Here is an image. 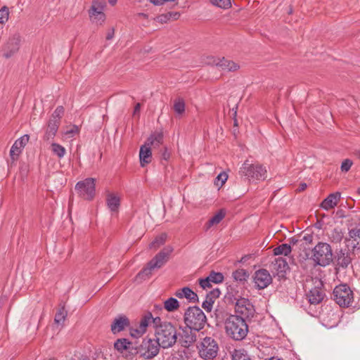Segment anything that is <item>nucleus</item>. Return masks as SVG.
Instances as JSON below:
<instances>
[{
  "label": "nucleus",
  "mask_w": 360,
  "mask_h": 360,
  "mask_svg": "<svg viewBox=\"0 0 360 360\" xmlns=\"http://www.w3.org/2000/svg\"><path fill=\"white\" fill-rule=\"evenodd\" d=\"M160 339H143L140 347L129 339H117L114 344L115 348L124 357L130 358L137 353L146 359L156 356L159 351Z\"/></svg>",
  "instance_id": "obj_1"
},
{
  "label": "nucleus",
  "mask_w": 360,
  "mask_h": 360,
  "mask_svg": "<svg viewBox=\"0 0 360 360\" xmlns=\"http://www.w3.org/2000/svg\"><path fill=\"white\" fill-rule=\"evenodd\" d=\"M300 256L311 259L315 265L326 266L333 260V251L328 243L319 242L310 252L305 250L304 256L302 254Z\"/></svg>",
  "instance_id": "obj_2"
},
{
  "label": "nucleus",
  "mask_w": 360,
  "mask_h": 360,
  "mask_svg": "<svg viewBox=\"0 0 360 360\" xmlns=\"http://www.w3.org/2000/svg\"><path fill=\"white\" fill-rule=\"evenodd\" d=\"M159 321V316L153 317L150 311H146L141 316L139 320L131 322L129 335L131 338L141 337L147 333L150 327L154 329Z\"/></svg>",
  "instance_id": "obj_3"
},
{
  "label": "nucleus",
  "mask_w": 360,
  "mask_h": 360,
  "mask_svg": "<svg viewBox=\"0 0 360 360\" xmlns=\"http://www.w3.org/2000/svg\"><path fill=\"white\" fill-rule=\"evenodd\" d=\"M174 248L171 245L165 247L159 253H158L149 262L147 266L139 274V276L143 277H150L153 271L162 267L169 260V256L173 252Z\"/></svg>",
  "instance_id": "obj_4"
},
{
  "label": "nucleus",
  "mask_w": 360,
  "mask_h": 360,
  "mask_svg": "<svg viewBox=\"0 0 360 360\" xmlns=\"http://www.w3.org/2000/svg\"><path fill=\"white\" fill-rule=\"evenodd\" d=\"M184 322L191 330L199 331L205 324L206 316L199 307H191L185 312Z\"/></svg>",
  "instance_id": "obj_5"
},
{
  "label": "nucleus",
  "mask_w": 360,
  "mask_h": 360,
  "mask_svg": "<svg viewBox=\"0 0 360 360\" xmlns=\"http://www.w3.org/2000/svg\"><path fill=\"white\" fill-rule=\"evenodd\" d=\"M226 331L228 335L245 338L248 332V326L243 318L238 316H230L225 323Z\"/></svg>",
  "instance_id": "obj_6"
},
{
  "label": "nucleus",
  "mask_w": 360,
  "mask_h": 360,
  "mask_svg": "<svg viewBox=\"0 0 360 360\" xmlns=\"http://www.w3.org/2000/svg\"><path fill=\"white\" fill-rule=\"evenodd\" d=\"M333 300L341 307H348L354 300V293L346 284L337 285L333 290Z\"/></svg>",
  "instance_id": "obj_7"
},
{
  "label": "nucleus",
  "mask_w": 360,
  "mask_h": 360,
  "mask_svg": "<svg viewBox=\"0 0 360 360\" xmlns=\"http://www.w3.org/2000/svg\"><path fill=\"white\" fill-rule=\"evenodd\" d=\"M240 175L249 179L264 180L266 178V169L260 165H252L246 160L240 168Z\"/></svg>",
  "instance_id": "obj_8"
},
{
  "label": "nucleus",
  "mask_w": 360,
  "mask_h": 360,
  "mask_svg": "<svg viewBox=\"0 0 360 360\" xmlns=\"http://www.w3.org/2000/svg\"><path fill=\"white\" fill-rule=\"evenodd\" d=\"M235 312V316H238L245 320L253 317L255 309L248 298L240 297L236 300Z\"/></svg>",
  "instance_id": "obj_9"
},
{
  "label": "nucleus",
  "mask_w": 360,
  "mask_h": 360,
  "mask_svg": "<svg viewBox=\"0 0 360 360\" xmlns=\"http://www.w3.org/2000/svg\"><path fill=\"white\" fill-rule=\"evenodd\" d=\"M154 331L157 338H183L172 323L162 321L160 318L159 323L155 326Z\"/></svg>",
  "instance_id": "obj_10"
},
{
  "label": "nucleus",
  "mask_w": 360,
  "mask_h": 360,
  "mask_svg": "<svg viewBox=\"0 0 360 360\" xmlns=\"http://www.w3.org/2000/svg\"><path fill=\"white\" fill-rule=\"evenodd\" d=\"M79 195L86 200H91L95 195V179L87 178L79 181L75 186Z\"/></svg>",
  "instance_id": "obj_11"
},
{
  "label": "nucleus",
  "mask_w": 360,
  "mask_h": 360,
  "mask_svg": "<svg viewBox=\"0 0 360 360\" xmlns=\"http://www.w3.org/2000/svg\"><path fill=\"white\" fill-rule=\"evenodd\" d=\"M218 349V345L214 339H202L199 346V354L205 359H212L217 356Z\"/></svg>",
  "instance_id": "obj_12"
},
{
  "label": "nucleus",
  "mask_w": 360,
  "mask_h": 360,
  "mask_svg": "<svg viewBox=\"0 0 360 360\" xmlns=\"http://www.w3.org/2000/svg\"><path fill=\"white\" fill-rule=\"evenodd\" d=\"M255 285L258 289L267 288L272 282V277L266 269H259L253 275Z\"/></svg>",
  "instance_id": "obj_13"
},
{
  "label": "nucleus",
  "mask_w": 360,
  "mask_h": 360,
  "mask_svg": "<svg viewBox=\"0 0 360 360\" xmlns=\"http://www.w3.org/2000/svg\"><path fill=\"white\" fill-rule=\"evenodd\" d=\"M315 283V287L310 289L306 295L309 302L311 304L321 303L325 297L324 291L321 288V281H316Z\"/></svg>",
  "instance_id": "obj_14"
},
{
  "label": "nucleus",
  "mask_w": 360,
  "mask_h": 360,
  "mask_svg": "<svg viewBox=\"0 0 360 360\" xmlns=\"http://www.w3.org/2000/svg\"><path fill=\"white\" fill-rule=\"evenodd\" d=\"M131 323L129 319L125 315H119L115 318L113 321L111 323L110 329L112 333L114 335L117 334L118 333L124 330L125 328H128L129 329V326Z\"/></svg>",
  "instance_id": "obj_15"
},
{
  "label": "nucleus",
  "mask_w": 360,
  "mask_h": 360,
  "mask_svg": "<svg viewBox=\"0 0 360 360\" xmlns=\"http://www.w3.org/2000/svg\"><path fill=\"white\" fill-rule=\"evenodd\" d=\"M20 41V37L19 34H15L11 36L5 46L4 56L6 58H9L17 52L19 49Z\"/></svg>",
  "instance_id": "obj_16"
},
{
  "label": "nucleus",
  "mask_w": 360,
  "mask_h": 360,
  "mask_svg": "<svg viewBox=\"0 0 360 360\" xmlns=\"http://www.w3.org/2000/svg\"><path fill=\"white\" fill-rule=\"evenodd\" d=\"M29 139V136L25 134L17 139L13 144L10 150V155L13 160H17L22 149L27 143Z\"/></svg>",
  "instance_id": "obj_17"
},
{
  "label": "nucleus",
  "mask_w": 360,
  "mask_h": 360,
  "mask_svg": "<svg viewBox=\"0 0 360 360\" xmlns=\"http://www.w3.org/2000/svg\"><path fill=\"white\" fill-rule=\"evenodd\" d=\"M152 159V153L150 146L148 143H145L141 146L139 151V160L141 167H144L146 165L150 163Z\"/></svg>",
  "instance_id": "obj_18"
},
{
  "label": "nucleus",
  "mask_w": 360,
  "mask_h": 360,
  "mask_svg": "<svg viewBox=\"0 0 360 360\" xmlns=\"http://www.w3.org/2000/svg\"><path fill=\"white\" fill-rule=\"evenodd\" d=\"M340 199V193L336 192L330 194L321 204V207L326 210H329L337 206Z\"/></svg>",
  "instance_id": "obj_19"
},
{
  "label": "nucleus",
  "mask_w": 360,
  "mask_h": 360,
  "mask_svg": "<svg viewBox=\"0 0 360 360\" xmlns=\"http://www.w3.org/2000/svg\"><path fill=\"white\" fill-rule=\"evenodd\" d=\"M272 269L279 276H283V274L289 269V266L285 259L278 257L272 262Z\"/></svg>",
  "instance_id": "obj_20"
},
{
  "label": "nucleus",
  "mask_w": 360,
  "mask_h": 360,
  "mask_svg": "<svg viewBox=\"0 0 360 360\" xmlns=\"http://www.w3.org/2000/svg\"><path fill=\"white\" fill-rule=\"evenodd\" d=\"M175 295L179 299L186 298L191 302H195L198 300L197 294L188 287L177 290Z\"/></svg>",
  "instance_id": "obj_21"
},
{
  "label": "nucleus",
  "mask_w": 360,
  "mask_h": 360,
  "mask_svg": "<svg viewBox=\"0 0 360 360\" xmlns=\"http://www.w3.org/2000/svg\"><path fill=\"white\" fill-rule=\"evenodd\" d=\"M220 294V290L218 288L210 291V294L207 295L205 300L202 304V308L208 312L211 311L214 299L219 297Z\"/></svg>",
  "instance_id": "obj_22"
},
{
  "label": "nucleus",
  "mask_w": 360,
  "mask_h": 360,
  "mask_svg": "<svg viewBox=\"0 0 360 360\" xmlns=\"http://www.w3.org/2000/svg\"><path fill=\"white\" fill-rule=\"evenodd\" d=\"M106 204L112 212H117L120 205V196L113 193H109L106 197Z\"/></svg>",
  "instance_id": "obj_23"
},
{
  "label": "nucleus",
  "mask_w": 360,
  "mask_h": 360,
  "mask_svg": "<svg viewBox=\"0 0 360 360\" xmlns=\"http://www.w3.org/2000/svg\"><path fill=\"white\" fill-rule=\"evenodd\" d=\"M226 216L224 210H220L213 217H212L205 224L204 229L207 231L212 227L219 224Z\"/></svg>",
  "instance_id": "obj_24"
},
{
  "label": "nucleus",
  "mask_w": 360,
  "mask_h": 360,
  "mask_svg": "<svg viewBox=\"0 0 360 360\" xmlns=\"http://www.w3.org/2000/svg\"><path fill=\"white\" fill-rule=\"evenodd\" d=\"M214 64L222 70L235 71L239 68L238 64L224 58L217 59Z\"/></svg>",
  "instance_id": "obj_25"
},
{
  "label": "nucleus",
  "mask_w": 360,
  "mask_h": 360,
  "mask_svg": "<svg viewBox=\"0 0 360 360\" xmlns=\"http://www.w3.org/2000/svg\"><path fill=\"white\" fill-rule=\"evenodd\" d=\"M347 240L353 248H360V229L355 227L349 229Z\"/></svg>",
  "instance_id": "obj_26"
},
{
  "label": "nucleus",
  "mask_w": 360,
  "mask_h": 360,
  "mask_svg": "<svg viewBox=\"0 0 360 360\" xmlns=\"http://www.w3.org/2000/svg\"><path fill=\"white\" fill-rule=\"evenodd\" d=\"M59 122L58 120H50L48 124V127L44 135V139L49 140L53 139L58 131Z\"/></svg>",
  "instance_id": "obj_27"
},
{
  "label": "nucleus",
  "mask_w": 360,
  "mask_h": 360,
  "mask_svg": "<svg viewBox=\"0 0 360 360\" xmlns=\"http://www.w3.org/2000/svg\"><path fill=\"white\" fill-rule=\"evenodd\" d=\"M167 236L166 233H162L158 236L153 241L149 244V248L157 250L165 244L167 240Z\"/></svg>",
  "instance_id": "obj_28"
},
{
  "label": "nucleus",
  "mask_w": 360,
  "mask_h": 360,
  "mask_svg": "<svg viewBox=\"0 0 360 360\" xmlns=\"http://www.w3.org/2000/svg\"><path fill=\"white\" fill-rule=\"evenodd\" d=\"M105 5L106 4L105 0H94L89 13L94 14L103 13Z\"/></svg>",
  "instance_id": "obj_29"
},
{
  "label": "nucleus",
  "mask_w": 360,
  "mask_h": 360,
  "mask_svg": "<svg viewBox=\"0 0 360 360\" xmlns=\"http://www.w3.org/2000/svg\"><path fill=\"white\" fill-rule=\"evenodd\" d=\"M292 251L290 245L282 244L274 250V254L275 255H284L288 256Z\"/></svg>",
  "instance_id": "obj_30"
},
{
  "label": "nucleus",
  "mask_w": 360,
  "mask_h": 360,
  "mask_svg": "<svg viewBox=\"0 0 360 360\" xmlns=\"http://www.w3.org/2000/svg\"><path fill=\"white\" fill-rule=\"evenodd\" d=\"M162 141V134L161 133H155L150 136L146 143L150 146L158 147Z\"/></svg>",
  "instance_id": "obj_31"
},
{
  "label": "nucleus",
  "mask_w": 360,
  "mask_h": 360,
  "mask_svg": "<svg viewBox=\"0 0 360 360\" xmlns=\"http://www.w3.org/2000/svg\"><path fill=\"white\" fill-rule=\"evenodd\" d=\"M352 259L347 252H341L338 257V264L339 266L346 268L351 263Z\"/></svg>",
  "instance_id": "obj_32"
},
{
  "label": "nucleus",
  "mask_w": 360,
  "mask_h": 360,
  "mask_svg": "<svg viewBox=\"0 0 360 360\" xmlns=\"http://www.w3.org/2000/svg\"><path fill=\"white\" fill-rule=\"evenodd\" d=\"M165 309L168 311H173L179 307V302L176 299L170 297L164 302Z\"/></svg>",
  "instance_id": "obj_33"
},
{
  "label": "nucleus",
  "mask_w": 360,
  "mask_h": 360,
  "mask_svg": "<svg viewBox=\"0 0 360 360\" xmlns=\"http://www.w3.org/2000/svg\"><path fill=\"white\" fill-rule=\"evenodd\" d=\"M51 146L52 152L58 158H63L65 156L66 150L63 146L56 143H52Z\"/></svg>",
  "instance_id": "obj_34"
},
{
  "label": "nucleus",
  "mask_w": 360,
  "mask_h": 360,
  "mask_svg": "<svg viewBox=\"0 0 360 360\" xmlns=\"http://www.w3.org/2000/svg\"><path fill=\"white\" fill-rule=\"evenodd\" d=\"M67 316V311L64 307H62L58 309L57 313L56 314L54 322L55 323L62 326Z\"/></svg>",
  "instance_id": "obj_35"
},
{
  "label": "nucleus",
  "mask_w": 360,
  "mask_h": 360,
  "mask_svg": "<svg viewBox=\"0 0 360 360\" xmlns=\"http://www.w3.org/2000/svg\"><path fill=\"white\" fill-rule=\"evenodd\" d=\"M231 356L232 360H251L243 349H234Z\"/></svg>",
  "instance_id": "obj_36"
},
{
  "label": "nucleus",
  "mask_w": 360,
  "mask_h": 360,
  "mask_svg": "<svg viewBox=\"0 0 360 360\" xmlns=\"http://www.w3.org/2000/svg\"><path fill=\"white\" fill-rule=\"evenodd\" d=\"M185 102L182 98H177L174 101V110L176 114L182 115L185 111Z\"/></svg>",
  "instance_id": "obj_37"
},
{
  "label": "nucleus",
  "mask_w": 360,
  "mask_h": 360,
  "mask_svg": "<svg viewBox=\"0 0 360 360\" xmlns=\"http://www.w3.org/2000/svg\"><path fill=\"white\" fill-rule=\"evenodd\" d=\"M9 17L8 8L6 6H3L0 9V30L3 28V25L5 24Z\"/></svg>",
  "instance_id": "obj_38"
},
{
  "label": "nucleus",
  "mask_w": 360,
  "mask_h": 360,
  "mask_svg": "<svg viewBox=\"0 0 360 360\" xmlns=\"http://www.w3.org/2000/svg\"><path fill=\"white\" fill-rule=\"evenodd\" d=\"M248 276L247 272L244 269H237L233 273V278L237 281H244Z\"/></svg>",
  "instance_id": "obj_39"
},
{
  "label": "nucleus",
  "mask_w": 360,
  "mask_h": 360,
  "mask_svg": "<svg viewBox=\"0 0 360 360\" xmlns=\"http://www.w3.org/2000/svg\"><path fill=\"white\" fill-rule=\"evenodd\" d=\"M208 277L210 281L213 283H220L224 281V276L219 272L212 271Z\"/></svg>",
  "instance_id": "obj_40"
},
{
  "label": "nucleus",
  "mask_w": 360,
  "mask_h": 360,
  "mask_svg": "<svg viewBox=\"0 0 360 360\" xmlns=\"http://www.w3.org/2000/svg\"><path fill=\"white\" fill-rule=\"evenodd\" d=\"M90 17L91 18V20L93 22L97 24V25H102L105 20V15L104 13H89Z\"/></svg>",
  "instance_id": "obj_41"
},
{
  "label": "nucleus",
  "mask_w": 360,
  "mask_h": 360,
  "mask_svg": "<svg viewBox=\"0 0 360 360\" xmlns=\"http://www.w3.org/2000/svg\"><path fill=\"white\" fill-rule=\"evenodd\" d=\"M210 1L215 6L224 9L229 8L231 5V0H210Z\"/></svg>",
  "instance_id": "obj_42"
},
{
  "label": "nucleus",
  "mask_w": 360,
  "mask_h": 360,
  "mask_svg": "<svg viewBox=\"0 0 360 360\" xmlns=\"http://www.w3.org/2000/svg\"><path fill=\"white\" fill-rule=\"evenodd\" d=\"M343 238V233L340 229H334L330 234V238L333 242L339 243Z\"/></svg>",
  "instance_id": "obj_43"
},
{
  "label": "nucleus",
  "mask_w": 360,
  "mask_h": 360,
  "mask_svg": "<svg viewBox=\"0 0 360 360\" xmlns=\"http://www.w3.org/2000/svg\"><path fill=\"white\" fill-rule=\"evenodd\" d=\"M228 179V175L226 172H221L218 174L214 180V184L217 186H222L224 184L226 181Z\"/></svg>",
  "instance_id": "obj_44"
},
{
  "label": "nucleus",
  "mask_w": 360,
  "mask_h": 360,
  "mask_svg": "<svg viewBox=\"0 0 360 360\" xmlns=\"http://www.w3.org/2000/svg\"><path fill=\"white\" fill-rule=\"evenodd\" d=\"M176 339H160L159 347L168 348L174 345Z\"/></svg>",
  "instance_id": "obj_45"
},
{
  "label": "nucleus",
  "mask_w": 360,
  "mask_h": 360,
  "mask_svg": "<svg viewBox=\"0 0 360 360\" xmlns=\"http://www.w3.org/2000/svg\"><path fill=\"white\" fill-rule=\"evenodd\" d=\"M63 112L64 110L62 106L57 107L56 109L54 110L51 120H58V122H59L60 118L61 115L63 114Z\"/></svg>",
  "instance_id": "obj_46"
},
{
  "label": "nucleus",
  "mask_w": 360,
  "mask_h": 360,
  "mask_svg": "<svg viewBox=\"0 0 360 360\" xmlns=\"http://www.w3.org/2000/svg\"><path fill=\"white\" fill-rule=\"evenodd\" d=\"M352 165V160L349 159L345 160L341 165V170L342 172H348Z\"/></svg>",
  "instance_id": "obj_47"
},
{
  "label": "nucleus",
  "mask_w": 360,
  "mask_h": 360,
  "mask_svg": "<svg viewBox=\"0 0 360 360\" xmlns=\"http://www.w3.org/2000/svg\"><path fill=\"white\" fill-rule=\"evenodd\" d=\"M79 132V128L78 127L75 126V125H73L70 127V129H68L65 134L66 135H68L69 137H72L73 136H75V134H78Z\"/></svg>",
  "instance_id": "obj_48"
},
{
  "label": "nucleus",
  "mask_w": 360,
  "mask_h": 360,
  "mask_svg": "<svg viewBox=\"0 0 360 360\" xmlns=\"http://www.w3.org/2000/svg\"><path fill=\"white\" fill-rule=\"evenodd\" d=\"M211 281L209 279V277L207 276L205 278L200 279L199 281L200 285L203 288L206 289L207 288H211Z\"/></svg>",
  "instance_id": "obj_49"
},
{
  "label": "nucleus",
  "mask_w": 360,
  "mask_h": 360,
  "mask_svg": "<svg viewBox=\"0 0 360 360\" xmlns=\"http://www.w3.org/2000/svg\"><path fill=\"white\" fill-rule=\"evenodd\" d=\"M170 14L160 15L156 17L155 20L160 23L167 22L170 18Z\"/></svg>",
  "instance_id": "obj_50"
},
{
  "label": "nucleus",
  "mask_w": 360,
  "mask_h": 360,
  "mask_svg": "<svg viewBox=\"0 0 360 360\" xmlns=\"http://www.w3.org/2000/svg\"><path fill=\"white\" fill-rule=\"evenodd\" d=\"M314 236L311 233H305L303 237L302 240L305 241L307 244H311L313 242Z\"/></svg>",
  "instance_id": "obj_51"
},
{
  "label": "nucleus",
  "mask_w": 360,
  "mask_h": 360,
  "mask_svg": "<svg viewBox=\"0 0 360 360\" xmlns=\"http://www.w3.org/2000/svg\"><path fill=\"white\" fill-rule=\"evenodd\" d=\"M180 340H181L180 342L181 345L185 347H188L194 342V339H180Z\"/></svg>",
  "instance_id": "obj_52"
},
{
  "label": "nucleus",
  "mask_w": 360,
  "mask_h": 360,
  "mask_svg": "<svg viewBox=\"0 0 360 360\" xmlns=\"http://www.w3.org/2000/svg\"><path fill=\"white\" fill-rule=\"evenodd\" d=\"M140 109H141V105H140V103H137L135 105V107H134V115H136V114H139V111H140Z\"/></svg>",
  "instance_id": "obj_53"
},
{
  "label": "nucleus",
  "mask_w": 360,
  "mask_h": 360,
  "mask_svg": "<svg viewBox=\"0 0 360 360\" xmlns=\"http://www.w3.org/2000/svg\"><path fill=\"white\" fill-rule=\"evenodd\" d=\"M306 188H307V184L305 183H302L299 185L297 190L299 191H303L306 189Z\"/></svg>",
  "instance_id": "obj_54"
},
{
  "label": "nucleus",
  "mask_w": 360,
  "mask_h": 360,
  "mask_svg": "<svg viewBox=\"0 0 360 360\" xmlns=\"http://www.w3.org/2000/svg\"><path fill=\"white\" fill-rule=\"evenodd\" d=\"M113 35H114V30H112L111 31H110L108 34H107V36H106V39H111L112 37H113Z\"/></svg>",
  "instance_id": "obj_55"
},
{
  "label": "nucleus",
  "mask_w": 360,
  "mask_h": 360,
  "mask_svg": "<svg viewBox=\"0 0 360 360\" xmlns=\"http://www.w3.org/2000/svg\"><path fill=\"white\" fill-rule=\"evenodd\" d=\"M298 242V240L295 238H290V244L289 245H295Z\"/></svg>",
  "instance_id": "obj_56"
},
{
  "label": "nucleus",
  "mask_w": 360,
  "mask_h": 360,
  "mask_svg": "<svg viewBox=\"0 0 360 360\" xmlns=\"http://www.w3.org/2000/svg\"><path fill=\"white\" fill-rule=\"evenodd\" d=\"M117 0H108V2L110 5L114 6L117 3Z\"/></svg>",
  "instance_id": "obj_57"
},
{
  "label": "nucleus",
  "mask_w": 360,
  "mask_h": 360,
  "mask_svg": "<svg viewBox=\"0 0 360 360\" xmlns=\"http://www.w3.org/2000/svg\"><path fill=\"white\" fill-rule=\"evenodd\" d=\"M269 360H283V359L274 356V357L270 358Z\"/></svg>",
  "instance_id": "obj_58"
}]
</instances>
